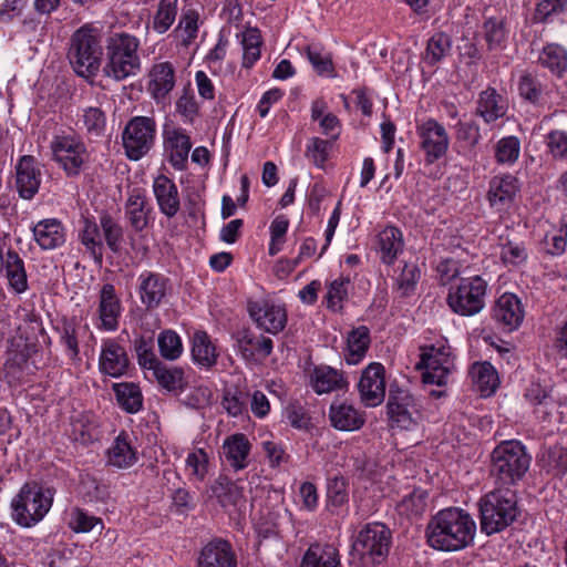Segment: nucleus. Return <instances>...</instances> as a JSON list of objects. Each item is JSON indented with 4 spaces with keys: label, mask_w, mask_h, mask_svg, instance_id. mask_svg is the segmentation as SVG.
Listing matches in <instances>:
<instances>
[{
    "label": "nucleus",
    "mask_w": 567,
    "mask_h": 567,
    "mask_svg": "<svg viewBox=\"0 0 567 567\" xmlns=\"http://www.w3.org/2000/svg\"><path fill=\"white\" fill-rule=\"evenodd\" d=\"M476 523L466 511L447 507L439 511L429 522V545L442 551H457L470 546L475 537Z\"/></svg>",
    "instance_id": "nucleus-1"
},
{
    "label": "nucleus",
    "mask_w": 567,
    "mask_h": 567,
    "mask_svg": "<svg viewBox=\"0 0 567 567\" xmlns=\"http://www.w3.org/2000/svg\"><path fill=\"white\" fill-rule=\"evenodd\" d=\"M140 40L126 32H115L105 42V59L102 73L116 82L136 76L142 69L138 54Z\"/></svg>",
    "instance_id": "nucleus-2"
},
{
    "label": "nucleus",
    "mask_w": 567,
    "mask_h": 567,
    "mask_svg": "<svg viewBox=\"0 0 567 567\" xmlns=\"http://www.w3.org/2000/svg\"><path fill=\"white\" fill-rule=\"evenodd\" d=\"M54 491L38 482L24 483L11 499V518L20 527L39 524L50 512Z\"/></svg>",
    "instance_id": "nucleus-3"
},
{
    "label": "nucleus",
    "mask_w": 567,
    "mask_h": 567,
    "mask_svg": "<svg viewBox=\"0 0 567 567\" xmlns=\"http://www.w3.org/2000/svg\"><path fill=\"white\" fill-rule=\"evenodd\" d=\"M481 530L492 535L512 525L518 514V498L509 488H496L483 495L478 502Z\"/></svg>",
    "instance_id": "nucleus-4"
},
{
    "label": "nucleus",
    "mask_w": 567,
    "mask_h": 567,
    "mask_svg": "<svg viewBox=\"0 0 567 567\" xmlns=\"http://www.w3.org/2000/svg\"><path fill=\"white\" fill-rule=\"evenodd\" d=\"M103 49L96 29L83 25L70 39L68 59L73 71L85 80H92L101 69Z\"/></svg>",
    "instance_id": "nucleus-5"
},
{
    "label": "nucleus",
    "mask_w": 567,
    "mask_h": 567,
    "mask_svg": "<svg viewBox=\"0 0 567 567\" xmlns=\"http://www.w3.org/2000/svg\"><path fill=\"white\" fill-rule=\"evenodd\" d=\"M532 456L526 446L509 440L498 444L492 453V474L503 484L515 485L527 473Z\"/></svg>",
    "instance_id": "nucleus-6"
},
{
    "label": "nucleus",
    "mask_w": 567,
    "mask_h": 567,
    "mask_svg": "<svg viewBox=\"0 0 567 567\" xmlns=\"http://www.w3.org/2000/svg\"><path fill=\"white\" fill-rule=\"evenodd\" d=\"M420 358L417 368L424 370V383L442 386L449 382L455 370V355L446 339L421 347Z\"/></svg>",
    "instance_id": "nucleus-7"
},
{
    "label": "nucleus",
    "mask_w": 567,
    "mask_h": 567,
    "mask_svg": "<svg viewBox=\"0 0 567 567\" xmlns=\"http://www.w3.org/2000/svg\"><path fill=\"white\" fill-rule=\"evenodd\" d=\"M487 281L481 276L461 278L458 284L451 286L447 305L454 313L472 317L485 307Z\"/></svg>",
    "instance_id": "nucleus-8"
},
{
    "label": "nucleus",
    "mask_w": 567,
    "mask_h": 567,
    "mask_svg": "<svg viewBox=\"0 0 567 567\" xmlns=\"http://www.w3.org/2000/svg\"><path fill=\"white\" fill-rule=\"evenodd\" d=\"M391 532L381 523L367 524L357 535L352 550L364 564H380L388 555Z\"/></svg>",
    "instance_id": "nucleus-9"
},
{
    "label": "nucleus",
    "mask_w": 567,
    "mask_h": 567,
    "mask_svg": "<svg viewBox=\"0 0 567 567\" xmlns=\"http://www.w3.org/2000/svg\"><path fill=\"white\" fill-rule=\"evenodd\" d=\"M156 122L150 116H134L124 127L122 142L126 156L138 161L150 153L156 140Z\"/></svg>",
    "instance_id": "nucleus-10"
},
{
    "label": "nucleus",
    "mask_w": 567,
    "mask_h": 567,
    "mask_svg": "<svg viewBox=\"0 0 567 567\" xmlns=\"http://www.w3.org/2000/svg\"><path fill=\"white\" fill-rule=\"evenodd\" d=\"M53 159L68 176H78L89 161L85 144L76 136L56 135L50 143Z\"/></svg>",
    "instance_id": "nucleus-11"
},
{
    "label": "nucleus",
    "mask_w": 567,
    "mask_h": 567,
    "mask_svg": "<svg viewBox=\"0 0 567 567\" xmlns=\"http://www.w3.org/2000/svg\"><path fill=\"white\" fill-rule=\"evenodd\" d=\"M416 135L420 141V148L425 154V161L432 164L442 158L450 145V137L445 127L434 118L417 124Z\"/></svg>",
    "instance_id": "nucleus-12"
},
{
    "label": "nucleus",
    "mask_w": 567,
    "mask_h": 567,
    "mask_svg": "<svg viewBox=\"0 0 567 567\" xmlns=\"http://www.w3.org/2000/svg\"><path fill=\"white\" fill-rule=\"evenodd\" d=\"M171 290V279L164 274L143 270L136 279V293L146 310L157 309Z\"/></svg>",
    "instance_id": "nucleus-13"
},
{
    "label": "nucleus",
    "mask_w": 567,
    "mask_h": 567,
    "mask_svg": "<svg viewBox=\"0 0 567 567\" xmlns=\"http://www.w3.org/2000/svg\"><path fill=\"white\" fill-rule=\"evenodd\" d=\"M248 312L259 329L271 334L279 333L287 324L285 307L268 299L249 301Z\"/></svg>",
    "instance_id": "nucleus-14"
},
{
    "label": "nucleus",
    "mask_w": 567,
    "mask_h": 567,
    "mask_svg": "<svg viewBox=\"0 0 567 567\" xmlns=\"http://www.w3.org/2000/svg\"><path fill=\"white\" fill-rule=\"evenodd\" d=\"M384 367L379 362L368 364L358 383L361 402L369 408L380 405L385 396Z\"/></svg>",
    "instance_id": "nucleus-15"
},
{
    "label": "nucleus",
    "mask_w": 567,
    "mask_h": 567,
    "mask_svg": "<svg viewBox=\"0 0 567 567\" xmlns=\"http://www.w3.org/2000/svg\"><path fill=\"white\" fill-rule=\"evenodd\" d=\"M209 493L227 512H240L246 507L247 498L241 480L233 481L219 475L209 486Z\"/></svg>",
    "instance_id": "nucleus-16"
},
{
    "label": "nucleus",
    "mask_w": 567,
    "mask_h": 567,
    "mask_svg": "<svg viewBox=\"0 0 567 567\" xmlns=\"http://www.w3.org/2000/svg\"><path fill=\"white\" fill-rule=\"evenodd\" d=\"M130 369V359L125 348L113 338L102 340L99 357V370L111 378H121Z\"/></svg>",
    "instance_id": "nucleus-17"
},
{
    "label": "nucleus",
    "mask_w": 567,
    "mask_h": 567,
    "mask_svg": "<svg viewBox=\"0 0 567 567\" xmlns=\"http://www.w3.org/2000/svg\"><path fill=\"white\" fill-rule=\"evenodd\" d=\"M122 311V301L116 293L115 287L112 284L103 285L99 296V322L96 328L103 331H116L120 326Z\"/></svg>",
    "instance_id": "nucleus-18"
},
{
    "label": "nucleus",
    "mask_w": 567,
    "mask_h": 567,
    "mask_svg": "<svg viewBox=\"0 0 567 567\" xmlns=\"http://www.w3.org/2000/svg\"><path fill=\"white\" fill-rule=\"evenodd\" d=\"M153 207L144 189L133 188L127 193L124 215L134 231L140 233L147 228L153 221Z\"/></svg>",
    "instance_id": "nucleus-19"
},
{
    "label": "nucleus",
    "mask_w": 567,
    "mask_h": 567,
    "mask_svg": "<svg viewBox=\"0 0 567 567\" xmlns=\"http://www.w3.org/2000/svg\"><path fill=\"white\" fill-rule=\"evenodd\" d=\"M520 189V184L517 177L506 173L494 176L489 181L487 200L492 208L497 212L507 210Z\"/></svg>",
    "instance_id": "nucleus-20"
},
{
    "label": "nucleus",
    "mask_w": 567,
    "mask_h": 567,
    "mask_svg": "<svg viewBox=\"0 0 567 567\" xmlns=\"http://www.w3.org/2000/svg\"><path fill=\"white\" fill-rule=\"evenodd\" d=\"M42 181L41 165L32 155L21 156L16 164V187L23 199H32Z\"/></svg>",
    "instance_id": "nucleus-21"
},
{
    "label": "nucleus",
    "mask_w": 567,
    "mask_h": 567,
    "mask_svg": "<svg viewBox=\"0 0 567 567\" xmlns=\"http://www.w3.org/2000/svg\"><path fill=\"white\" fill-rule=\"evenodd\" d=\"M163 138L169 164L177 171L185 169L192 150L190 137L186 130L182 127L165 130Z\"/></svg>",
    "instance_id": "nucleus-22"
},
{
    "label": "nucleus",
    "mask_w": 567,
    "mask_h": 567,
    "mask_svg": "<svg viewBox=\"0 0 567 567\" xmlns=\"http://www.w3.org/2000/svg\"><path fill=\"white\" fill-rule=\"evenodd\" d=\"M152 189L159 213L167 218H174L178 214L182 204L175 182L161 174L154 177Z\"/></svg>",
    "instance_id": "nucleus-23"
},
{
    "label": "nucleus",
    "mask_w": 567,
    "mask_h": 567,
    "mask_svg": "<svg viewBox=\"0 0 567 567\" xmlns=\"http://www.w3.org/2000/svg\"><path fill=\"white\" fill-rule=\"evenodd\" d=\"M146 90L158 104L165 103L175 86V69L171 62L155 63L148 71Z\"/></svg>",
    "instance_id": "nucleus-24"
},
{
    "label": "nucleus",
    "mask_w": 567,
    "mask_h": 567,
    "mask_svg": "<svg viewBox=\"0 0 567 567\" xmlns=\"http://www.w3.org/2000/svg\"><path fill=\"white\" fill-rule=\"evenodd\" d=\"M196 567H237L231 544L221 538L208 542L198 553Z\"/></svg>",
    "instance_id": "nucleus-25"
},
{
    "label": "nucleus",
    "mask_w": 567,
    "mask_h": 567,
    "mask_svg": "<svg viewBox=\"0 0 567 567\" xmlns=\"http://www.w3.org/2000/svg\"><path fill=\"white\" fill-rule=\"evenodd\" d=\"M375 249L382 264L393 265L404 250L402 230L394 225L384 226L375 235Z\"/></svg>",
    "instance_id": "nucleus-26"
},
{
    "label": "nucleus",
    "mask_w": 567,
    "mask_h": 567,
    "mask_svg": "<svg viewBox=\"0 0 567 567\" xmlns=\"http://www.w3.org/2000/svg\"><path fill=\"white\" fill-rule=\"evenodd\" d=\"M493 318L504 329H517L524 319V309L520 300L514 293H503L495 302Z\"/></svg>",
    "instance_id": "nucleus-27"
},
{
    "label": "nucleus",
    "mask_w": 567,
    "mask_h": 567,
    "mask_svg": "<svg viewBox=\"0 0 567 567\" xmlns=\"http://www.w3.org/2000/svg\"><path fill=\"white\" fill-rule=\"evenodd\" d=\"M34 241L42 250H53L64 245L66 228L58 218H45L33 225Z\"/></svg>",
    "instance_id": "nucleus-28"
},
{
    "label": "nucleus",
    "mask_w": 567,
    "mask_h": 567,
    "mask_svg": "<svg viewBox=\"0 0 567 567\" xmlns=\"http://www.w3.org/2000/svg\"><path fill=\"white\" fill-rule=\"evenodd\" d=\"M329 420L336 430L353 432L364 425L365 414L351 403L333 402L329 408Z\"/></svg>",
    "instance_id": "nucleus-29"
},
{
    "label": "nucleus",
    "mask_w": 567,
    "mask_h": 567,
    "mask_svg": "<svg viewBox=\"0 0 567 567\" xmlns=\"http://www.w3.org/2000/svg\"><path fill=\"white\" fill-rule=\"evenodd\" d=\"M190 342V355L194 364L204 370L213 369L219 358L216 342L204 330H196Z\"/></svg>",
    "instance_id": "nucleus-30"
},
{
    "label": "nucleus",
    "mask_w": 567,
    "mask_h": 567,
    "mask_svg": "<svg viewBox=\"0 0 567 567\" xmlns=\"http://www.w3.org/2000/svg\"><path fill=\"white\" fill-rule=\"evenodd\" d=\"M137 460V452L132 446L130 435L122 431L106 450V465L125 470L132 467Z\"/></svg>",
    "instance_id": "nucleus-31"
},
{
    "label": "nucleus",
    "mask_w": 567,
    "mask_h": 567,
    "mask_svg": "<svg viewBox=\"0 0 567 567\" xmlns=\"http://www.w3.org/2000/svg\"><path fill=\"white\" fill-rule=\"evenodd\" d=\"M507 109L506 99L496 89L488 86L478 95L475 114L482 117L486 124H492L502 118Z\"/></svg>",
    "instance_id": "nucleus-32"
},
{
    "label": "nucleus",
    "mask_w": 567,
    "mask_h": 567,
    "mask_svg": "<svg viewBox=\"0 0 567 567\" xmlns=\"http://www.w3.org/2000/svg\"><path fill=\"white\" fill-rule=\"evenodd\" d=\"M413 398L405 390H390L386 403L388 414L392 423L401 429H410L414 421L410 408Z\"/></svg>",
    "instance_id": "nucleus-33"
},
{
    "label": "nucleus",
    "mask_w": 567,
    "mask_h": 567,
    "mask_svg": "<svg viewBox=\"0 0 567 567\" xmlns=\"http://www.w3.org/2000/svg\"><path fill=\"white\" fill-rule=\"evenodd\" d=\"M309 385L317 394L341 390L347 385L343 374L329 365H316L308 373Z\"/></svg>",
    "instance_id": "nucleus-34"
},
{
    "label": "nucleus",
    "mask_w": 567,
    "mask_h": 567,
    "mask_svg": "<svg viewBox=\"0 0 567 567\" xmlns=\"http://www.w3.org/2000/svg\"><path fill=\"white\" fill-rule=\"evenodd\" d=\"M151 373L158 386L167 392L182 393L188 383L186 370L181 365H168L161 361Z\"/></svg>",
    "instance_id": "nucleus-35"
},
{
    "label": "nucleus",
    "mask_w": 567,
    "mask_h": 567,
    "mask_svg": "<svg viewBox=\"0 0 567 567\" xmlns=\"http://www.w3.org/2000/svg\"><path fill=\"white\" fill-rule=\"evenodd\" d=\"M221 449L225 458L234 470L239 471L248 466L251 444L245 434L235 433L227 436Z\"/></svg>",
    "instance_id": "nucleus-36"
},
{
    "label": "nucleus",
    "mask_w": 567,
    "mask_h": 567,
    "mask_svg": "<svg viewBox=\"0 0 567 567\" xmlns=\"http://www.w3.org/2000/svg\"><path fill=\"white\" fill-rule=\"evenodd\" d=\"M482 32L489 51H502L507 47L509 28L505 17L493 16L485 18Z\"/></svg>",
    "instance_id": "nucleus-37"
},
{
    "label": "nucleus",
    "mask_w": 567,
    "mask_h": 567,
    "mask_svg": "<svg viewBox=\"0 0 567 567\" xmlns=\"http://www.w3.org/2000/svg\"><path fill=\"white\" fill-rule=\"evenodd\" d=\"M237 347L244 359L251 360L256 357H269L272 352L274 343L268 337L244 331L237 338Z\"/></svg>",
    "instance_id": "nucleus-38"
},
{
    "label": "nucleus",
    "mask_w": 567,
    "mask_h": 567,
    "mask_svg": "<svg viewBox=\"0 0 567 567\" xmlns=\"http://www.w3.org/2000/svg\"><path fill=\"white\" fill-rule=\"evenodd\" d=\"M2 272L6 274L10 287L17 293H22L28 289V276L24 261L11 247L6 250Z\"/></svg>",
    "instance_id": "nucleus-39"
},
{
    "label": "nucleus",
    "mask_w": 567,
    "mask_h": 567,
    "mask_svg": "<svg viewBox=\"0 0 567 567\" xmlns=\"http://www.w3.org/2000/svg\"><path fill=\"white\" fill-rule=\"evenodd\" d=\"M340 555L330 544H312L303 554L300 567H339Z\"/></svg>",
    "instance_id": "nucleus-40"
},
{
    "label": "nucleus",
    "mask_w": 567,
    "mask_h": 567,
    "mask_svg": "<svg viewBox=\"0 0 567 567\" xmlns=\"http://www.w3.org/2000/svg\"><path fill=\"white\" fill-rule=\"evenodd\" d=\"M538 64L551 75L563 79L567 73V49L557 43L544 45L538 54Z\"/></svg>",
    "instance_id": "nucleus-41"
},
{
    "label": "nucleus",
    "mask_w": 567,
    "mask_h": 567,
    "mask_svg": "<svg viewBox=\"0 0 567 567\" xmlns=\"http://www.w3.org/2000/svg\"><path fill=\"white\" fill-rule=\"evenodd\" d=\"M243 49L241 69L250 70L261 58V47L264 44L260 31L257 28H246L240 34H237Z\"/></svg>",
    "instance_id": "nucleus-42"
},
{
    "label": "nucleus",
    "mask_w": 567,
    "mask_h": 567,
    "mask_svg": "<svg viewBox=\"0 0 567 567\" xmlns=\"http://www.w3.org/2000/svg\"><path fill=\"white\" fill-rule=\"evenodd\" d=\"M371 343L370 330L365 326L353 328L347 337L344 358L348 364H359L365 357Z\"/></svg>",
    "instance_id": "nucleus-43"
},
{
    "label": "nucleus",
    "mask_w": 567,
    "mask_h": 567,
    "mask_svg": "<svg viewBox=\"0 0 567 567\" xmlns=\"http://www.w3.org/2000/svg\"><path fill=\"white\" fill-rule=\"evenodd\" d=\"M392 279L394 281V290L400 297H410L415 290L421 279V270L415 264L399 262L394 268Z\"/></svg>",
    "instance_id": "nucleus-44"
},
{
    "label": "nucleus",
    "mask_w": 567,
    "mask_h": 567,
    "mask_svg": "<svg viewBox=\"0 0 567 567\" xmlns=\"http://www.w3.org/2000/svg\"><path fill=\"white\" fill-rule=\"evenodd\" d=\"M470 373L482 396H489L496 391L499 379L497 371L489 362H475Z\"/></svg>",
    "instance_id": "nucleus-45"
},
{
    "label": "nucleus",
    "mask_w": 567,
    "mask_h": 567,
    "mask_svg": "<svg viewBox=\"0 0 567 567\" xmlns=\"http://www.w3.org/2000/svg\"><path fill=\"white\" fill-rule=\"evenodd\" d=\"M452 38L443 31L433 33L426 41L425 51L422 54L424 63L434 66L451 54Z\"/></svg>",
    "instance_id": "nucleus-46"
},
{
    "label": "nucleus",
    "mask_w": 567,
    "mask_h": 567,
    "mask_svg": "<svg viewBox=\"0 0 567 567\" xmlns=\"http://www.w3.org/2000/svg\"><path fill=\"white\" fill-rule=\"evenodd\" d=\"M118 405L127 413H137L143 406V395L137 384L121 382L113 384Z\"/></svg>",
    "instance_id": "nucleus-47"
},
{
    "label": "nucleus",
    "mask_w": 567,
    "mask_h": 567,
    "mask_svg": "<svg viewBox=\"0 0 567 567\" xmlns=\"http://www.w3.org/2000/svg\"><path fill=\"white\" fill-rule=\"evenodd\" d=\"M350 278L340 276L327 284V292L323 298V303L327 309L333 312H341L344 303L348 301Z\"/></svg>",
    "instance_id": "nucleus-48"
},
{
    "label": "nucleus",
    "mask_w": 567,
    "mask_h": 567,
    "mask_svg": "<svg viewBox=\"0 0 567 567\" xmlns=\"http://www.w3.org/2000/svg\"><path fill=\"white\" fill-rule=\"evenodd\" d=\"M499 259L506 266L518 267L528 258L527 248L524 241L512 240L501 236L498 239Z\"/></svg>",
    "instance_id": "nucleus-49"
},
{
    "label": "nucleus",
    "mask_w": 567,
    "mask_h": 567,
    "mask_svg": "<svg viewBox=\"0 0 567 567\" xmlns=\"http://www.w3.org/2000/svg\"><path fill=\"white\" fill-rule=\"evenodd\" d=\"M80 239L82 245L85 246L92 256L97 261H102L104 244L100 224H96L95 220L85 218L80 231Z\"/></svg>",
    "instance_id": "nucleus-50"
},
{
    "label": "nucleus",
    "mask_w": 567,
    "mask_h": 567,
    "mask_svg": "<svg viewBox=\"0 0 567 567\" xmlns=\"http://www.w3.org/2000/svg\"><path fill=\"white\" fill-rule=\"evenodd\" d=\"M157 347L161 357L166 361H176L184 353L183 340L173 329H165L158 333Z\"/></svg>",
    "instance_id": "nucleus-51"
},
{
    "label": "nucleus",
    "mask_w": 567,
    "mask_h": 567,
    "mask_svg": "<svg viewBox=\"0 0 567 567\" xmlns=\"http://www.w3.org/2000/svg\"><path fill=\"white\" fill-rule=\"evenodd\" d=\"M545 153L555 162L567 163V130L554 128L544 135Z\"/></svg>",
    "instance_id": "nucleus-52"
},
{
    "label": "nucleus",
    "mask_w": 567,
    "mask_h": 567,
    "mask_svg": "<svg viewBox=\"0 0 567 567\" xmlns=\"http://www.w3.org/2000/svg\"><path fill=\"white\" fill-rule=\"evenodd\" d=\"M349 502L348 481L343 476H334L327 483V506L332 513L347 506Z\"/></svg>",
    "instance_id": "nucleus-53"
},
{
    "label": "nucleus",
    "mask_w": 567,
    "mask_h": 567,
    "mask_svg": "<svg viewBox=\"0 0 567 567\" xmlns=\"http://www.w3.org/2000/svg\"><path fill=\"white\" fill-rule=\"evenodd\" d=\"M520 155V141L517 136H504L494 146L495 161L501 165H514Z\"/></svg>",
    "instance_id": "nucleus-54"
},
{
    "label": "nucleus",
    "mask_w": 567,
    "mask_h": 567,
    "mask_svg": "<svg viewBox=\"0 0 567 567\" xmlns=\"http://www.w3.org/2000/svg\"><path fill=\"white\" fill-rule=\"evenodd\" d=\"M178 0H161L153 18V30L163 34L169 30L176 20Z\"/></svg>",
    "instance_id": "nucleus-55"
},
{
    "label": "nucleus",
    "mask_w": 567,
    "mask_h": 567,
    "mask_svg": "<svg viewBox=\"0 0 567 567\" xmlns=\"http://www.w3.org/2000/svg\"><path fill=\"white\" fill-rule=\"evenodd\" d=\"M100 226L102 237L109 249L115 254L118 252L122 249L124 238L123 227L106 213L100 216Z\"/></svg>",
    "instance_id": "nucleus-56"
},
{
    "label": "nucleus",
    "mask_w": 567,
    "mask_h": 567,
    "mask_svg": "<svg viewBox=\"0 0 567 567\" xmlns=\"http://www.w3.org/2000/svg\"><path fill=\"white\" fill-rule=\"evenodd\" d=\"M185 470L189 481L203 482L209 468V456L203 449L188 453L185 460Z\"/></svg>",
    "instance_id": "nucleus-57"
},
{
    "label": "nucleus",
    "mask_w": 567,
    "mask_h": 567,
    "mask_svg": "<svg viewBox=\"0 0 567 567\" xmlns=\"http://www.w3.org/2000/svg\"><path fill=\"white\" fill-rule=\"evenodd\" d=\"M542 467L550 474L567 473V450L561 446L549 447L540 458Z\"/></svg>",
    "instance_id": "nucleus-58"
},
{
    "label": "nucleus",
    "mask_w": 567,
    "mask_h": 567,
    "mask_svg": "<svg viewBox=\"0 0 567 567\" xmlns=\"http://www.w3.org/2000/svg\"><path fill=\"white\" fill-rule=\"evenodd\" d=\"M248 399L249 394L247 392L229 389L224 393L221 405L228 415L237 417L247 413Z\"/></svg>",
    "instance_id": "nucleus-59"
},
{
    "label": "nucleus",
    "mask_w": 567,
    "mask_h": 567,
    "mask_svg": "<svg viewBox=\"0 0 567 567\" xmlns=\"http://www.w3.org/2000/svg\"><path fill=\"white\" fill-rule=\"evenodd\" d=\"M80 122L82 123V128H84L90 136H101L105 131L106 118L99 107H87L83 110Z\"/></svg>",
    "instance_id": "nucleus-60"
},
{
    "label": "nucleus",
    "mask_w": 567,
    "mask_h": 567,
    "mask_svg": "<svg viewBox=\"0 0 567 567\" xmlns=\"http://www.w3.org/2000/svg\"><path fill=\"white\" fill-rule=\"evenodd\" d=\"M331 150V142L320 137H311L306 146V157L317 167L323 168Z\"/></svg>",
    "instance_id": "nucleus-61"
},
{
    "label": "nucleus",
    "mask_w": 567,
    "mask_h": 567,
    "mask_svg": "<svg viewBox=\"0 0 567 567\" xmlns=\"http://www.w3.org/2000/svg\"><path fill=\"white\" fill-rule=\"evenodd\" d=\"M546 252L551 256L561 255L567 246V219L563 217L559 220V228L555 231H548L544 239Z\"/></svg>",
    "instance_id": "nucleus-62"
},
{
    "label": "nucleus",
    "mask_w": 567,
    "mask_h": 567,
    "mask_svg": "<svg viewBox=\"0 0 567 567\" xmlns=\"http://www.w3.org/2000/svg\"><path fill=\"white\" fill-rule=\"evenodd\" d=\"M97 525H100L101 529L103 528L102 519L90 515L79 507L71 509L69 527L75 533H89Z\"/></svg>",
    "instance_id": "nucleus-63"
},
{
    "label": "nucleus",
    "mask_w": 567,
    "mask_h": 567,
    "mask_svg": "<svg viewBox=\"0 0 567 567\" xmlns=\"http://www.w3.org/2000/svg\"><path fill=\"white\" fill-rule=\"evenodd\" d=\"M519 95L532 104H538L543 96V84L536 75L523 74L518 82Z\"/></svg>",
    "instance_id": "nucleus-64"
}]
</instances>
